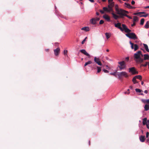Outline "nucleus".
Instances as JSON below:
<instances>
[{
    "label": "nucleus",
    "mask_w": 149,
    "mask_h": 149,
    "mask_svg": "<svg viewBox=\"0 0 149 149\" xmlns=\"http://www.w3.org/2000/svg\"><path fill=\"white\" fill-rule=\"evenodd\" d=\"M115 10L117 12V13L120 15V17L121 18H123L124 16H126L130 19H132V17L127 15L126 13L128 14L129 12L125 10L121 9H119L118 8V6L116 5L115 7Z\"/></svg>",
    "instance_id": "f257e3e1"
},
{
    "label": "nucleus",
    "mask_w": 149,
    "mask_h": 149,
    "mask_svg": "<svg viewBox=\"0 0 149 149\" xmlns=\"http://www.w3.org/2000/svg\"><path fill=\"white\" fill-rule=\"evenodd\" d=\"M143 55L140 51H138L134 55V60L138 64H141L143 62Z\"/></svg>",
    "instance_id": "f03ea898"
},
{
    "label": "nucleus",
    "mask_w": 149,
    "mask_h": 149,
    "mask_svg": "<svg viewBox=\"0 0 149 149\" xmlns=\"http://www.w3.org/2000/svg\"><path fill=\"white\" fill-rule=\"evenodd\" d=\"M119 65H118L120 70L125 69L126 67V64L125 61H122L118 63Z\"/></svg>",
    "instance_id": "7ed1b4c3"
},
{
    "label": "nucleus",
    "mask_w": 149,
    "mask_h": 149,
    "mask_svg": "<svg viewBox=\"0 0 149 149\" xmlns=\"http://www.w3.org/2000/svg\"><path fill=\"white\" fill-rule=\"evenodd\" d=\"M126 35L130 39L135 40L137 39L138 38L136 36V35L134 33H129L126 34Z\"/></svg>",
    "instance_id": "20e7f679"
},
{
    "label": "nucleus",
    "mask_w": 149,
    "mask_h": 149,
    "mask_svg": "<svg viewBox=\"0 0 149 149\" xmlns=\"http://www.w3.org/2000/svg\"><path fill=\"white\" fill-rule=\"evenodd\" d=\"M117 75L118 76V78L119 79H121L123 76L126 78L127 77H128L127 73L125 72H119Z\"/></svg>",
    "instance_id": "39448f33"
},
{
    "label": "nucleus",
    "mask_w": 149,
    "mask_h": 149,
    "mask_svg": "<svg viewBox=\"0 0 149 149\" xmlns=\"http://www.w3.org/2000/svg\"><path fill=\"white\" fill-rule=\"evenodd\" d=\"M129 69V72L132 73V74H138V71L136 70L134 67L130 68Z\"/></svg>",
    "instance_id": "423d86ee"
},
{
    "label": "nucleus",
    "mask_w": 149,
    "mask_h": 149,
    "mask_svg": "<svg viewBox=\"0 0 149 149\" xmlns=\"http://www.w3.org/2000/svg\"><path fill=\"white\" fill-rule=\"evenodd\" d=\"M122 26L123 31L124 30L125 32L129 33L131 31V30L128 29L125 24H123Z\"/></svg>",
    "instance_id": "0eeeda50"
},
{
    "label": "nucleus",
    "mask_w": 149,
    "mask_h": 149,
    "mask_svg": "<svg viewBox=\"0 0 149 149\" xmlns=\"http://www.w3.org/2000/svg\"><path fill=\"white\" fill-rule=\"evenodd\" d=\"M94 61L99 65L101 66L102 65L99 57H94Z\"/></svg>",
    "instance_id": "6e6552de"
},
{
    "label": "nucleus",
    "mask_w": 149,
    "mask_h": 149,
    "mask_svg": "<svg viewBox=\"0 0 149 149\" xmlns=\"http://www.w3.org/2000/svg\"><path fill=\"white\" fill-rule=\"evenodd\" d=\"M114 25L115 27L117 28H118L119 29L120 31H123V29L122 28L121 26V23L119 22L118 23L116 24H114Z\"/></svg>",
    "instance_id": "1a4fd4ad"
},
{
    "label": "nucleus",
    "mask_w": 149,
    "mask_h": 149,
    "mask_svg": "<svg viewBox=\"0 0 149 149\" xmlns=\"http://www.w3.org/2000/svg\"><path fill=\"white\" fill-rule=\"evenodd\" d=\"M60 52V49L59 47H58L56 49L54 50V52L55 55L56 56H57L59 55Z\"/></svg>",
    "instance_id": "9d476101"
},
{
    "label": "nucleus",
    "mask_w": 149,
    "mask_h": 149,
    "mask_svg": "<svg viewBox=\"0 0 149 149\" xmlns=\"http://www.w3.org/2000/svg\"><path fill=\"white\" fill-rule=\"evenodd\" d=\"M80 52L82 53L84 55H86V56H88L89 58H90V55L89 54H88V53L86 51L85 49H81L80 50Z\"/></svg>",
    "instance_id": "9b49d317"
},
{
    "label": "nucleus",
    "mask_w": 149,
    "mask_h": 149,
    "mask_svg": "<svg viewBox=\"0 0 149 149\" xmlns=\"http://www.w3.org/2000/svg\"><path fill=\"white\" fill-rule=\"evenodd\" d=\"M90 23L94 25L96 24V21L95 19V18H92L90 20Z\"/></svg>",
    "instance_id": "f8f14e48"
},
{
    "label": "nucleus",
    "mask_w": 149,
    "mask_h": 149,
    "mask_svg": "<svg viewBox=\"0 0 149 149\" xmlns=\"http://www.w3.org/2000/svg\"><path fill=\"white\" fill-rule=\"evenodd\" d=\"M111 14L113 15V17L114 18L116 19H117L118 18H121L120 17V15H119V16H118L116 14H115L113 13H111Z\"/></svg>",
    "instance_id": "ddd939ff"
},
{
    "label": "nucleus",
    "mask_w": 149,
    "mask_h": 149,
    "mask_svg": "<svg viewBox=\"0 0 149 149\" xmlns=\"http://www.w3.org/2000/svg\"><path fill=\"white\" fill-rule=\"evenodd\" d=\"M143 62L144 60H149V55L147 54H145L143 55Z\"/></svg>",
    "instance_id": "4468645a"
},
{
    "label": "nucleus",
    "mask_w": 149,
    "mask_h": 149,
    "mask_svg": "<svg viewBox=\"0 0 149 149\" xmlns=\"http://www.w3.org/2000/svg\"><path fill=\"white\" fill-rule=\"evenodd\" d=\"M145 139L144 136L141 135L139 137L140 140L142 142H144L145 141Z\"/></svg>",
    "instance_id": "2eb2a0df"
},
{
    "label": "nucleus",
    "mask_w": 149,
    "mask_h": 149,
    "mask_svg": "<svg viewBox=\"0 0 149 149\" xmlns=\"http://www.w3.org/2000/svg\"><path fill=\"white\" fill-rule=\"evenodd\" d=\"M103 17L106 19L108 21H110V18L108 15H104L103 16Z\"/></svg>",
    "instance_id": "dca6fc26"
},
{
    "label": "nucleus",
    "mask_w": 149,
    "mask_h": 149,
    "mask_svg": "<svg viewBox=\"0 0 149 149\" xmlns=\"http://www.w3.org/2000/svg\"><path fill=\"white\" fill-rule=\"evenodd\" d=\"M81 29L86 31H89L90 29L88 27H84Z\"/></svg>",
    "instance_id": "f3484780"
},
{
    "label": "nucleus",
    "mask_w": 149,
    "mask_h": 149,
    "mask_svg": "<svg viewBox=\"0 0 149 149\" xmlns=\"http://www.w3.org/2000/svg\"><path fill=\"white\" fill-rule=\"evenodd\" d=\"M134 77H135V78L136 79H139L140 80H141L142 79V76L140 75H138L135 76Z\"/></svg>",
    "instance_id": "a211bd4d"
},
{
    "label": "nucleus",
    "mask_w": 149,
    "mask_h": 149,
    "mask_svg": "<svg viewBox=\"0 0 149 149\" xmlns=\"http://www.w3.org/2000/svg\"><path fill=\"white\" fill-rule=\"evenodd\" d=\"M143 45L146 51L149 52V49H148V47L147 45L145 44H143Z\"/></svg>",
    "instance_id": "6ab92c4d"
},
{
    "label": "nucleus",
    "mask_w": 149,
    "mask_h": 149,
    "mask_svg": "<svg viewBox=\"0 0 149 149\" xmlns=\"http://www.w3.org/2000/svg\"><path fill=\"white\" fill-rule=\"evenodd\" d=\"M147 123V118H144L143 120V124L145 125Z\"/></svg>",
    "instance_id": "aec40b11"
},
{
    "label": "nucleus",
    "mask_w": 149,
    "mask_h": 149,
    "mask_svg": "<svg viewBox=\"0 0 149 149\" xmlns=\"http://www.w3.org/2000/svg\"><path fill=\"white\" fill-rule=\"evenodd\" d=\"M141 101L144 103L149 104V99L148 100L142 99Z\"/></svg>",
    "instance_id": "412c9836"
},
{
    "label": "nucleus",
    "mask_w": 149,
    "mask_h": 149,
    "mask_svg": "<svg viewBox=\"0 0 149 149\" xmlns=\"http://www.w3.org/2000/svg\"><path fill=\"white\" fill-rule=\"evenodd\" d=\"M144 109L146 111H147L149 110V105L146 104L144 106Z\"/></svg>",
    "instance_id": "4be33fe9"
},
{
    "label": "nucleus",
    "mask_w": 149,
    "mask_h": 149,
    "mask_svg": "<svg viewBox=\"0 0 149 149\" xmlns=\"http://www.w3.org/2000/svg\"><path fill=\"white\" fill-rule=\"evenodd\" d=\"M92 63V61H88L87 62H86L84 65V67H85L86 65H88V64H91Z\"/></svg>",
    "instance_id": "5701e85b"
},
{
    "label": "nucleus",
    "mask_w": 149,
    "mask_h": 149,
    "mask_svg": "<svg viewBox=\"0 0 149 149\" xmlns=\"http://www.w3.org/2000/svg\"><path fill=\"white\" fill-rule=\"evenodd\" d=\"M149 24V21H147L146 22V24L144 26V27L146 29H148L149 28V25H148Z\"/></svg>",
    "instance_id": "b1692460"
},
{
    "label": "nucleus",
    "mask_w": 149,
    "mask_h": 149,
    "mask_svg": "<svg viewBox=\"0 0 149 149\" xmlns=\"http://www.w3.org/2000/svg\"><path fill=\"white\" fill-rule=\"evenodd\" d=\"M125 6L127 8H128L130 9L131 6L129 3H125Z\"/></svg>",
    "instance_id": "393cba45"
},
{
    "label": "nucleus",
    "mask_w": 149,
    "mask_h": 149,
    "mask_svg": "<svg viewBox=\"0 0 149 149\" xmlns=\"http://www.w3.org/2000/svg\"><path fill=\"white\" fill-rule=\"evenodd\" d=\"M132 81L133 82L134 84H135L136 83H138V81L136 80V79L135 78V77H133L132 79Z\"/></svg>",
    "instance_id": "a878e982"
},
{
    "label": "nucleus",
    "mask_w": 149,
    "mask_h": 149,
    "mask_svg": "<svg viewBox=\"0 0 149 149\" xmlns=\"http://www.w3.org/2000/svg\"><path fill=\"white\" fill-rule=\"evenodd\" d=\"M139 19L138 17L136 16H134V17L133 21L134 22H135L138 21Z\"/></svg>",
    "instance_id": "bb28decb"
},
{
    "label": "nucleus",
    "mask_w": 149,
    "mask_h": 149,
    "mask_svg": "<svg viewBox=\"0 0 149 149\" xmlns=\"http://www.w3.org/2000/svg\"><path fill=\"white\" fill-rule=\"evenodd\" d=\"M138 48H139V47H138V45L136 44H134V50L135 51H136V50H137L138 49Z\"/></svg>",
    "instance_id": "cd10ccee"
},
{
    "label": "nucleus",
    "mask_w": 149,
    "mask_h": 149,
    "mask_svg": "<svg viewBox=\"0 0 149 149\" xmlns=\"http://www.w3.org/2000/svg\"><path fill=\"white\" fill-rule=\"evenodd\" d=\"M97 73H99L101 70V67L99 66H97Z\"/></svg>",
    "instance_id": "c85d7f7f"
},
{
    "label": "nucleus",
    "mask_w": 149,
    "mask_h": 149,
    "mask_svg": "<svg viewBox=\"0 0 149 149\" xmlns=\"http://www.w3.org/2000/svg\"><path fill=\"white\" fill-rule=\"evenodd\" d=\"M108 10H109V12H110L112 10V7H111L110 5H108Z\"/></svg>",
    "instance_id": "c756f323"
},
{
    "label": "nucleus",
    "mask_w": 149,
    "mask_h": 149,
    "mask_svg": "<svg viewBox=\"0 0 149 149\" xmlns=\"http://www.w3.org/2000/svg\"><path fill=\"white\" fill-rule=\"evenodd\" d=\"M139 14L138 15V16H139L140 17H143V15H142V14H145L146 13L145 12H139Z\"/></svg>",
    "instance_id": "7c9ffc66"
},
{
    "label": "nucleus",
    "mask_w": 149,
    "mask_h": 149,
    "mask_svg": "<svg viewBox=\"0 0 149 149\" xmlns=\"http://www.w3.org/2000/svg\"><path fill=\"white\" fill-rule=\"evenodd\" d=\"M67 53H68V51L67 50H64L63 53H64V54L65 56L68 57V54H67Z\"/></svg>",
    "instance_id": "2f4dec72"
},
{
    "label": "nucleus",
    "mask_w": 149,
    "mask_h": 149,
    "mask_svg": "<svg viewBox=\"0 0 149 149\" xmlns=\"http://www.w3.org/2000/svg\"><path fill=\"white\" fill-rule=\"evenodd\" d=\"M145 19L144 18H142L141 19V22H140V24L141 25H143Z\"/></svg>",
    "instance_id": "473e14b6"
},
{
    "label": "nucleus",
    "mask_w": 149,
    "mask_h": 149,
    "mask_svg": "<svg viewBox=\"0 0 149 149\" xmlns=\"http://www.w3.org/2000/svg\"><path fill=\"white\" fill-rule=\"evenodd\" d=\"M103 9L104 11H107L109 12V10H108V8H107V7H104L103 8Z\"/></svg>",
    "instance_id": "72a5a7b5"
},
{
    "label": "nucleus",
    "mask_w": 149,
    "mask_h": 149,
    "mask_svg": "<svg viewBox=\"0 0 149 149\" xmlns=\"http://www.w3.org/2000/svg\"><path fill=\"white\" fill-rule=\"evenodd\" d=\"M135 91L136 92L141 93L142 92V91L140 89L138 88H136Z\"/></svg>",
    "instance_id": "f704fd0d"
},
{
    "label": "nucleus",
    "mask_w": 149,
    "mask_h": 149,
    "mask_svg": "<svg viewBox=\"0 0 149 149\" xmlns=\"http://www.w3.org/2000/svg\"><path fill=\"white\" fill-rule=\"evenodd\" d=\"M105 35L107 39H108L110 37V35H109V33H105Z\"/></svg>",
    "instance_id": "c9c22d12"
},
{
    "label": "nucleus",
    "mask_w": 149,
    "mask_h": 149,
    "mask_svg": "<svg viewBox=\"0 0 149 149\" xmlns=\"http://www.w3.org/2000/svg\"><path fill=\"white\" fill-rule=\"evenodd\" d=\"M130 44L131 45V48L132 49H134V44L132 42H131V41L130 42Z\"/></svg>",
    "instance_id": "e433bc0d"
},
{
    "label": "nucleus",
    "mask_w": 149,
    "mask_h": 149,
    "mask_svg": "<svg viewBox=\"0 0 149 149\" xmlns=\"http://www.w3.org/2000/svg\"><path fill=\"white\" fill-rule=\"evenodd\" d=\"M146 125L147 128L148 129H149V120H147V123L146 124Z\"/></svg>",
    "instance_id": "4c0bfd02"
},
{
    "label": "nucleus",
    "mask_w": 149,
    "mask_h": 149,
    "mask_svg": "<svg viewBox=\"0 0 149 149\" xmlns=\"http://www.w3.org/2000/svg\"><path fill=\"white\" fill-rule=\"evenodd\" d=\"M87 37H86L82 41V42H81V44H83L84 43L85 41H86V39H87Z\"/></svg>",
    "instance_id": "58836bf2"
},
{
    "label": "nucleus",
    "mask_w": 149,
    "mask_h": 149,
    "mask_svg": "<svg viewBox=\"0 0 149 149\" xmlns=\"http://www.w3.org/2000/svg\"><path fill=\"white\" fill-rule=\"evenodd\" d=\"M110 74L113 75L115 77H116V72H114L113 73H110Z\"/></svg>",
    "instance_id": "ea45409f"
},
{
    "label": "nucleus",
    "mask_w": 149,
    "mask_h": 149,
    "mask_svg": "<svg viewBox=\"0 0 149 149\" xmlns=\"http://www.w3.org/2000/svg\"><path fill=\"white\" fill-rule=\"evenodd\" d=\"M109 5H110V6L112 7L114 5V2H112L110 3H109Z\"/></svg>",
    "instance_id": "a19ab883"
},
{
    "label": "nucleus",
    "mask_w": 149,
    "mask_h": 149,
    "mask_svg": "<svg viewBox=\"0 0 149 149\" xmlns=\"http://www.w3.org/2000/svg\"><path fill=\"white\" fill-rule=\"evenodd\" d=\"M104 23V21L103 20H100V21L99 24H103Z\"/></svg>",
    "instance_id": "79ce46f5"
},
{
    "label": "nucleus",
    "mask_w": 149,
    "mask_h": 149,
    "mask_svg": "<svg viewBox=\"0 0 149 149\" xmlns=\"http://www.w3.org/2000/svg\"><path fill=\"white\" fill-rule=\"evenodd\" d=\"M103 70L105 73H108L109 72V71L107 70L104 69Z\"/></svg>",
    "instance_id": "37998d69"
},
{
    "label": "nucleus",
    "mask_w": 149,
    "mask_h": 149,
    "mask_svg": "<svg viewBox=\"0 0 149 149\" xmlns=\"http://www.w3.org/2000/svg\"><path fill=\"white\" fill-rule=\"evenodd\" d=\"M148 65V62H146L145 64H143L144 67H146L147 65Z\"/></svg>",
    "instance_id": "c03bdc74"
},
{
    "label": "nucleus",
    "mask_w": 149,
    "mask_h": 149,
    "mask_svg": "<svg viewBox=\"0 0 149 149\" xmlns=\"http://www.w3.org/2000/svg\"><path fill=\"white\" fill-rule=\"evenodd\" d=\"M149 135V133L148 132H147L146 133V137L148 138Z\"/></svg>",
    "instance_id": "a18cd8bd"
},
{
    "label": "nucleus",
    "mask_w": 149,
    "mask_h": 149,
    "mask_svg": "<svg viewBox=\"0 0 149 149\" xmlns=\"http://www.w3.org/2000/svg\"><path fill=\"white\" fill-rule=\"evenodd\" d=\"M100 13L101 14H103L104 13V10H100Z\"/></svg>",
    "instance_id": "49530a36"
},
{
    "label": "nucleus",
    "mask_w": 149,
    "mask_h": 149,
    "mask_svg": "<svg viewBox=\"0 0 149 149\" xmlns=\"http://www.w3.org/2000/svg\"><path fill=\"white\" fill-rule=\"evenodd\" d=\"M148 15V14H146V15H143L142 16H143V17H146Z\"/></svg>",
    "instance_id": "de8ad7c7"
},
{
    "label": "nucleus",
    "mask_w": 149,
    "mask_h": 149,
    "mask_svg": "<svg viewBox=\"0 0 149 149\" xmlns=\"http://www.w3.org/2000/svg\"><path fill=\"white\" fill-rule=\"evenodd\" d=\"M129 57H127L125 58V60L127 61H128L129 60Z\"/></svg>",
    "instance_id": "09e8293b"
},
{
    "label": "nucleus",
    "mask_w": 149,
    "mask_h": 149,
    "mask_svg": "<svg viewBox=\"0 0 149 149\" xmlns=\"http://www.w3.org/2000/svg\"><path fill=\"white\" fill-rule=\"evenodd\" d=\"M136 25V23L135 22H133V24H132V25H131V26H134L135 25Z\"/></svg>",
    "instance_id": "8fccbe9b"
},
{
    "label": "nucleus",
    "mask_w": 149,
    "mask_h": 149,
    "mask_svg": "<svg viewBox=\"0 0 149 149\" xmlns=\"http://www.w3.org/2000/svg\"><path fill=\"white\" fill-rule=\"evenodd\" d=\"M95 19L96 22H97V21H98L100 20V18L96 17V18H95Z\"/></svg>",
    "instance_id": "3c124183"
},
{
    "label": "nucleus",
    "mask_w": 149,
    "mask_h": 149,
    "mask_svg": "<svg viewBox=\"0 0 149 149\" xmlns=\"http://www.w3.org/2000/svg\"><path fill=\"white\" fill-rule=\"evenodd\" d=\"M139 14V12H138V13H134L133 14L134 15H138Z\"/></svg>",
    "instance_id": "603ef678"
},
{
    "label": "nucleus",
    "mask_w": 149,
    "mask_h": 149,
    "mask_svg": "<svg viewBox=\"0 0 149 149\" xmlns=\"http://www.w3.org/2000/svg\"><path fill=\"white\" fill-rule=\"evenodd\" d=\"M131 3L132 5H134L135 4V1L132 0L131 2Z\"/></svg>",
    "instance_id": "864d4df0"
},
{
    "label": "nucleus",
    "mask_w": 149,
    "mask_h": 149,
    "mask_svg": "<svg viewBox=\"0 0 149 149\" xmlns=\"http://www.w3.org/2000/svg\"><path fill=\"white\" fill-rule=\"evenodd\" d=\"M124 93L125 94H129L130 93V92H125Z\"/></svg>",
    "instance_id": "5fc2aeb1"
},
{
    "label": "nucleus",
    "mask_w": 149,
    "mask_h": 149,
    "mask_svg": "<svg viewBox=\"0 0 149 149\" xmlns=\"http://www.w3.org/2000/svg\"><path fill=\"white\" fill-rule=\"evenodd\" d=\"M135 8V7H133V6H131V7H130V9H134Z\"/></svg>",
    "instance_id": "6e6d98bb"
},
{
    "label": "nucleus",
    "mask_w": 149,
    "mask_h": 149,
    "mask_svg": "<svg viewBox=\"0 0 149 149\" xmlns=\"http://www.w3.org/2000/svg\"><path fill=\"white\" fill-rule=\"evenodd\" d=\"M130 88L131 89H132V90H133V87L132 86H130Z\"/></svg>",
    "instance_id": "4d7b16f0"
},
{
    "label": "nucleus",
    "mask_w": 149,
    "mask_h": 149,
    "mask_svg": "<svg viewBox=\"0 0 149 149\" xmlns=\"http://www.w3.org/2000/svg\"><path fill=\"white\" fill-rule=\"evenodd\" d=\"M88 0L92 3H93L94 2V0Z\"/></svg>",
    "instance_id": "13d9d810"
},
{
    "label": "nucleus",
    "mask_w": 149,
    "mask_h": 149,
    "mask_svg": "<svg viewBox=\"0 0 149 149\" xmlns=\"http://www.w3.org/2000/svg\"><path fill=\"white\" fill-rule=\"evenodd\" d=\"M96 14L97 15H99L100 14L98 12H96Z\"/></svg>",
    "instance_id": "bf43d9fd"
},
{
    "label": "nucleus",
    "mask_w": 149,
    "mask_h": 149,
    "mask_svg": "<svg viewBox=\"0 0 149 149\" xmlns=\"http://www.w3.org/2000/svg\"><path fill=\"white\" fill-rule=\"evenodd\" d=\"M142 66H143V64H141L140 65V67L141 68V67Z\"/></svg>",
    "instance_id": "052dcab7"
},
{
    "label": "nucleus",
    "mask_w": 149,
    "mask_h": 149,
    "mask_svg": "<svg viewBox=\"0 0 149 149\" xmlns=\"http://www.w3.org/2000/svg\"><path fill=\"white\" fill-rule=\"evenodd\" d=\"M145 8H149V6H146L145 7Z\"/></svg>",
    "instance_id": "680f3d73"
},
{
    "label": "nucleus",
    "mask_w": 149,
    "mask_h": 149,
    "mask_svg": "<svg viewBox=\"0 0 149 149\" xmlns=\"http://www.w3.org/2000/svg\"><path fill=\"white\" fill-rule=\"evenodd\" d=\"M148 91L146 90H145L144 91V93H148Z\"/></svg>",
    "instance_id": "e2e57ef3"
},
{
    "label": "nucleus",
    "mask_w": 149,
    "mask_h": 149,
    "mask_svg": "<svg viewBox=\"0 0 149 149\" xmlns=\"http://www.w3.org/2000/svg\"><path fill=\"white\" fill-rule=\"evenodd\" d=\"M45 50L47 52H48L49 51V49H45Z\"/></svg>",
    "instance_id": "0e129e2a"
},
{
    "label": "nucleus",
    "mask_w": 149,
    "mask_h": 149,
    "mask_svg": "<svg viewBox=\"0 0 149 149\" xmlns=\"http://www.w3.org/2000/svg\"><path fill=\"white\" fill-rule=\"evenodd\" d=\"M147 142H148L149 143V139H147Z\"/></svg>",
    "instance_id": "69168bd1"
},
{
    "label": "nucleus",
    "mask_w": 149,
    "mask_h": 149,
    "mask_svg": "<svg viewBox=\"0 0 149 149\" xmlns=\"http://www.w3.org/2000/svg\"><path fill=\"white\" fill-rule=\"evenodd\" d=\"M143 84H144L143 82V81H142L141 82V84L142 85H143Z\"/></svg>",
    "instance_id": "338daca9"
},
{
    "label": "nucleus",
    "mask_w": 149,
    "mask_h": 149,
    "mask_svg": "<svg viewBox=\"0 0 149 149\" xmlns=\"http://www.w3.org/2000/svg\"><path fill=\"white\" fill-rule=\"evenodd\" d=\"M113 1V0H108V2L109 3L110 1Z\"/></svg>",
    "instance_id": "774afa93"
}]
</instances>
